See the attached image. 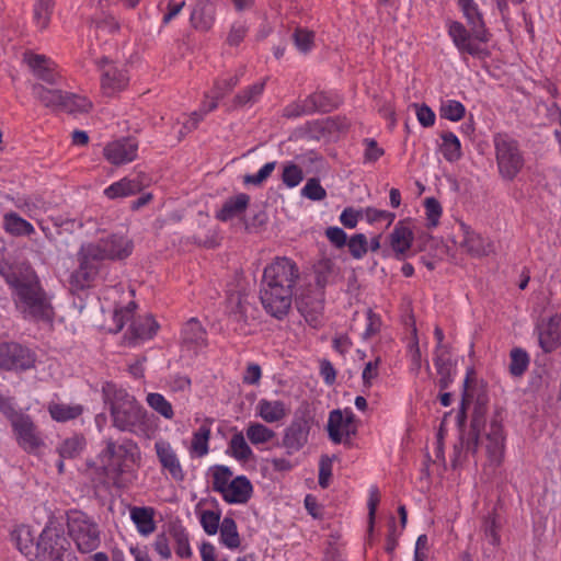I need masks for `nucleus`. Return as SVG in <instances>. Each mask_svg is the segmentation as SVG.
<instances>
[{
	"label": "nucleus",
	"instance_id": "obj_10",
	"mask_svg": "<svg viewBox=\"0 0 561 561\" xmlns=\"http://www.w3.org/2000/svg\"><path fill=\"white\" fill-rule=\"evenodd\" d=\"M133 252V242L125 234H112L95 243L84 244L85 255H93V260H121Z\"/></svg>",
	"mask_w": 561,
	"mask_h": 561
},
{
	"label": "nucleus",
	"instance_id": "obj_26",
	"mask_svg": "<svg viewBox=\"0 0 561 561\" xmlns=\"http://www.w3.org/2000/svg\"><path fill=\"white\" fill-rule=\"evenodd\" d=\"M23 60L36 77L50 84L57 83L59 75L57 72V66L54 61L46 58L44 55H37L33 53H25Z\"/></svg>",
	"mask_w": 561,
	"mask_h": 561
},
{
	"label": "nucleus",
	"instance_id": "obj_38",
	"mask_svg": "<svg viewBox=\"0 0 561 561\" xmlns=\"http://www.w3.org/2000/svg\"><path fill=\"white\" fill-rule=\"evenodd\" d=\"M47 410L54 421L68 422L80 416L83 412V407L81 404L50 402Z\"/></svg>",
	"mask_w": 561,
	"mask_h": 561
},
{
	"label": "nucleus",
	"instance_id": "obj_9",
	"mask_svg": "<svg viewBox=\"0 0 561 561\" xmlns=\"http://www.w3.org/2000/svg\"><path fill=\"white\" fill-rule=\"evenodd\" d=\"M505 434L503 425L497 420H492L478 440L485 451L486 466L497 468L502 465L505 455Z\"/></svg>",
	"mask_w": 561,
	"mask_h": 561
},
{
	"label": "nucleus",
	"instance_id": "obj_27",
	"mask_svg": "<svg viewBox=\"0 0 561 561\" xmlns=\"http://www.w3.org/2000/svg\"><path fill=\"white\" fill-rule=\"evenodd\" d=\"M128 81L129 78L123 68L110 64L102 73L101 89L105 95L112 96L123 91L127 87Z\"/></svg>",
	"mask_w": 561,
	"mask_h": 561
},
{
	"label": "nucleus",
	"instance_id": "obj_12",
	"mask_svg": "<svg viewBox=\"0 0 561 561\" xmlns=\"http://www.w3.org/2000/svg\"><path fill=\"white\" fill-rule=\"evenodd\" d=\"M313 417L306 410H298L284 431L283 446L289 455L299 451L307 443Z\"/></svg>",
	"mask_w": 561,
	"mask_h": 561
},
{
	"label": "nucleus",
	"instance_id": "obj_11",
	"mask_svg": "<svg viewBox=\"0 0 561 561\" xmlns=\"http://www.w3.org/2000/svg\"><path fill=\"white\" fill-rule=\"evenodd\" d=\"M36 354L16 342L0 343V369L25 371L35 367Z\"/></svg>",
	"mask_w": 561,
	"mask_h": 561
},
{
	"label": "nucleus",
	"instance_id": "obj_14",
	"mask_svg": "<svg viewBox=\"0 0 561 561\" xmlns=\"http://www.w3.org/2000/svg\"><path fill=\"white\" fill-rule=\"evenodd\" d=\"M327 431L334 444H347L357 432V422L350 408L332 410L329 413Z\"/></svg>",
	"mask_w": 561,
	"mask_h": 561
},
{
	"label": "nucleus",
	"instance_id": "obj_42",
	"mask_svg": "<svg viewBox=\"0 0 561 561\" xmlns=\"http://www.w3.org/2000/svg\"><path fill=\"white\" fill-rule=\"evenodd\" d=\"M34 95L47 107L60 108L65 94L59 89L45 88L36 84L33 88Z\"/></svg>",
	"mask_w": 561,
	"mask_h": 561
},
{
	"label": "nucleus",
	"instance_id": "obj_6",
	"mask_svg": "<svg viewBox=\"0 0 561 561\" xmlns=\"http://www.w3.org/2000/svg\"><path fill=\"white\" fill-rule=\"evenodd\" d=\"M34 558L37 561H78L62 529L54 522L42 530Z\"/></svg>",
	"mask_w": 561,
	"mask_h": 561
},
{
	"label": "nucleus",
	"instance_id": "obj_17",
	"mask_svg": "<svg viewBox=\"0 0 561 561\" xmlns=\"http://www.w3.org/2000/svg\"><path fill=\"white\" fill-rule=\"evenodd\" d=\"M18 445L27 453H35L44 442L32 417L23 413L11 423Z\"/></svg>",
	"mask_w": 561,
	"mask_h": 561
},
{
	"label": "nucleus",
	"instance_id": "obj_53",
	"mask_svg": "<svg viewBox=\"0 0 561 561\" xmlns=\"http://www.w3.org/2000/svg\"><path fill=\"white\" fill-rule=\"evenodd\" d=\"M302 197L313 202L323 201L327 197V191L316 178L309 179L300 191Z\"/></svg>",
	"mask_w": 561,
	"mask_h": 561
},
{
	"label": "nucleus",
	"instance_id": "obj_59",
	"mask_svg": "<svg viewBox=\"0 0 561 561\" xmlns=\"http://www.w3.org/2000/svg\"><path fill=\"white\" fill-rule=\"evenodd\" d=\"M276 162L265 163L256 173L248 174L244 176L245 184L260 185L262 184L274 171Z\"/></svg>",
	"mask_w": 561,
	"mask_h": 561
},
{
	"label": "nucleus",
	"instance_id": "obj_28",
	"mask_svg": "<svg viewBox=\"0 0 561 561\" xmlns=\"http://www.w3.org/2000/svg\"><path fill=\"white\" fill-rule=\"evenodd\" d=\"M413 240L414 234L410 226L404 221H399L390 233V245L398 260L407 257Z\"/></svg>",
	"mask_w": 561,
	"mask_h": 561
},
{
	"label": "nucleus",
	"instance_id": "obj_57",
	"mask_svg": "<svg viewBox=\"0 0 561 561\" xmlns=\"http://www.w3.org/2000/svg\"><path fill=\"white\" fill-rule=\"evenodd\" d=\"M425 214L428 227H436L443 214L439 202L433 197H428L424 202Z\"/></svg>",
	"mask_w": 561,
	"mask_h": 561
},
{
	"label": "nucleus",
	"instance_id": "obj_16",
	"mask_svg": "<svg viewBox=\"0 0 561 561\" xmlns=\"http://www.w3.org/2000/svg\"><path fill=\"white\" fill-rule=\"evenodd\" d=\"M260 299L267 313L276 319H283L290 310L293 289L278 286L261 285Z\"/></svg>",
	"mask_w": 561,
	"mask_h": 561
},
{
	"label": "nucleus",
	"instance_id": "obj_15",
	"mask_svg": "<svg viewBox=\"0 0 561 561\" xmlns=\"http://www.w3.org/2000/svg\"><path fill=\"white\" fill-rule=\"evenodd\" d=\"M447 34L460 55H470L477 58H483L488 55L484 47L480 45V41L476 36L474 31H469L459 21H447Z\"/></svg>",
	"mask_w": 561,
	"mask_h": 561
},
{
	"label": "nucleus",
	"instance_id": "obj_33",
	"mask_svg": "<svg viewBox=\"0 0 561 561\" xmlns=\"http://www.w3.org/2000/svg\"><path fill=\"white\" fill-rule=\"evenodd\" d=\"M11 540L26 558H34V534L28 525H18L11 531Z\"/></svg>",
	"mask_w": 561,
	"mask_h": 561
},
{
	"label": "nucleus",
	"instance_id": "obj_62",
	"mask_svg": "<svg viewBox=\"0 0 561 561\" xmlns=\"http://www.w3.org/2000/svg\"><path fill=\"white\" fill-rule=\"evenodd\" d=\"M0 411L10 423L24 413L15 409V403L12 398L2 393H0Z\"/></svg>",
	"mask_w": 561,
	"mask_h": 561
},
{
	"label": "nucleus",
	"instance_id": "obj_13",
	"mask_svg": "<svg viewBox=\"0 0 561 561\" xmlns=\"http://www.w3.org/2000/svg\"><path fill=\"white\" fill-rule=\"evenodd\" d=\"M298 277L299 270L295 262L287 257H276L264 268L261 285L294 289Z\"/></svg>",
	"mask_w": 561,
	"mask_h": 561
},
{
	"label": "nucleus",
	"instance_id": "obj_44",
	"mask_svg": "<svg viewBox=\"0 0 561 561\" xmlns=\"http://www.w3.org/2000/svg\"><path fill=\"white\" fill-rule=\"evenodd\" d=\"M91 108L92 102L88 98L70 93L65 94L60 106V110H64L73 115L85 114Z\"/></svg>",
	"mask_w": 561,
	"mask_h": 561
},
{
	"label": "nucleus",
	"instance_id": "obj_35",
	"mask_svg": "<svg viewBox=\"0 0 561 561\" xmlns=\"http://www.w3.org/2000/svg\"><path fill=\"white\" fill-rule=\"evenodd\" d=\"M214 21L215 8L213 3L201 1L194 7L191 13V23L196 30L207 31L211 27Z\"/></svg>",
	"mask_w": 561,
	"mask_h": 561
},
{
	"label": "nucleus",
	"instance_id": "obj_54",
	"mask_svg": "<svg viewBox=\"0 0 561 561\" xmlns=\"http://www.w3.org/2000/svg\"><path fill=\"white\" fill-rule=\"evenodd\" d=\"M346 245L351 255L356 259H363L368 251L367 238L364 233H356L347 239Z\"/></svg>",
	"mask_w": 561,
	"mask_h": 561
},
{
	"label": "nucleus",
	"instance_id": "obj_37",
	"mask_svg": "<svg viewBox=\"0 0 561 561\" xmlns=\"http://www.w3.org/2000/svg\"><path fill=\"white\" fill-rule=\"evenodd\" d=\"M227 454L240 462H247L253 457V451L242 432L238 431L231 436Z\"/></svg>",
	"mask_w": 561,
	"mask_h": 561
},
{
	"label": "nucleus",
	"instance_id": "obj_60",
	"mask_svg": "<svg viewBox=\"0 0 561 561\" xmlns=\"http://www.w3.org/2000/svg\"><path fill=\"white\" fill-rule=\"evenodd\" d=\"M381 329V318L373 310L366 312V328L363 333V339L368 340L379 333Z\"/></svg>",
	"mask_w": 561,
	"mask_h": 561
},
{
	"label": "nucleus",
	"instance_id": "obj_45",
	"mask_svg": "<svg viewBox=\"0 0 561 561\" xmlns=\"http://www.w3.org/2000/svg\"><path fill=\"white\" fill-rule=\"evenodd\" d=\"M147 404L165 420H172L174 410L170 401L159 392H149L146 397Z\"/></svg>",
	"mask_w": 561,
	"mask_h": 561
},
{
	"label": "nucleus",
	"instance_id": "obj_47",
	"mask_svg": "<svg viewBox=\"0 0 561 561\" xmlns=\"http://www.w3.org/2000/svg\"><path fill=\"white\" fill-rule=\"evenodd\" d=\"M53 7V0L36 1L34 5V22L38 28L44 30L48 26Z\"/></svg>",
	"mask_w": 561,
	"mask_h": 561
},
{
	"label": "nucleus",
	"instance_id": "obj_23",
	"mask_svg": "<svg viewBox=\"0 0 561 561\" xmlns=\"http://www.w3.org/2000/svg\"><path fill=\"white\" fill-rule=\"evenodd\" d=\"M336 102L331 99V95L323 91H318L307 96L301 104L295 105V110L288 107L286 115L298 116L302 114H310L314 112H329L336 106Z\"/></svg>",
	"mask_w": 561,
	"mask_h": 561
},
{
	"label": "nucleus",
	"instance_id": "obj_52",
	"mask_svg": "<svg viewBox=\"0 0 561 561\" xmlns=\"http://www.w3.org/2000/svg\"><path fill=\"white\" fill-rule=\"evenodd\" d=\"M529 365V356L522 348H513L511 352L510 371L513 376H522Z\"/></svg>",
	"mask_w": 561,
	"mask_h": 561
},
{
	"label": "nucleus",
	"instance_id": "obj_46",
	"mask_svg": "<svg viewBox=\"0 0 561 561\" xmlns=\"http://www.w3.org/2000/svg\"><path fill=\"white\" fill-rule=\"evenodd\" d=\"M85 446V440L82 436L75 435L65 439L58 447V453L61 458H73L78 456Z\"/></svg>",
	"mask_w": 561,
	"mask_h": 561
},
{
	"label": "nucleus",
	"instance_id": "obj_64",
	"mask_svg": "<svg viewBox=\"0 0 561 561\" xmlns=\"http://www.w3.org/2000/svg\"><path fill=\"white\" fill-rule=\"evenodd\" d=\"M413 106L415 107L416 118L423 127H431L435 124L436 116L430 106L425 104H413Z\"/></svg>",
	"mask_w": 561,
	"mask_h": 561
},
{
	"label": "nucleus",
	"instance_id": "obj_29",
	"mask_svg": "<svg viewBox=\"0 0 561 561\" xmlns=\"http://www.w3.org/2000/svg\"><path fill=\"white\" fill-rule=\"evenodd\" d=\"M181 340L184 347L198 350L206 344V332L196 318H191L183 327Z\"/></svg>",
	"mask_w": 561,
	"mask_h": 561
},
{
	"label": "nucleus",
	"instance_id": "obj_34",
	"mask_svg": "<svg viewBox=\"0 0 561 561\" xmlns=\"http://www.w3.org/2000/svg\"><path fill=\"white\" fill-rule=\"evenodd\" d=\"M3 229L13 237L31 236L35 232L34 226L14 211L3 215Z\"/></svg>",
	"mask_w": 561,
	"mask_h": 561
},
{
	"label": "nucleus",
	"instance_id": "obj_19",
	"mask_svg": "<svg viewBox=\"0 0 561 561\" xmlns=\"http://www.w3.org/2000/svg\"><path fill=\"white\" fill-rule=\"evenodd\" d=\"M154 453L161 469L168 472L174 481L182 482L185 479V471L180 457L170 442L163 438L157 439L154 442Z\"/></svg>",
	"mask_w": 561,
	"mask_h": 561
},
{
	"label": "nucleus",
	"instance_id": "obj_3",
	"mask_svg": "<svg viewBox=\"0 0 561 561\" xmlns=\"http://www.w3.org/2000/svg\"><path fill=\"white\" fill-rule=\"evenodd\" d=\"M140 458L138 445L130 439L121 443L108 439L99 455L105 474L118 488L126 486L136 478L134 467Z\"/></svg>",
	"mask_w": 561,
	"mask_h": 561
},
{
	"label": "nucleus",
	"instance_id": "obj_40",
	"mask_svg": "<svg viewBox=\"0 0 561 561\" xmlns=\"http://www.w3.org/2000/svg\"><path fill=\"white\" fill-rule=\"evenodd\" d=\"M247 438L254 445H264L276 437V433L266 424L260 422H250L245 430Z\"/></svg>",
	"mask_w": 561,
	"mask_h": 561
},
{
	"label": "nucleus",
	"instance_id": "obj_61",
	"mask_svg": "<svg viewBox=\"0 0 561 561\" xmlns=\"http://www.w3.org/2000/svg\"><path fill=\"white\" fill-rule=\"evenodd\" d=\"M325 237L329 242L336 249H342L346 245L347 234L342 228L337 226L327 228Z\"/></svg>",
	"mask_w": 561,
	"mask_h": 561
},
{
	"label": "nucleus",
	"instance_id": "obj_50",
	"mask_svg": "<svg viewBox=\"0 0 561 561\" xmlns=\"http://www.w3.org/2000/svg\"><path fill=\"white\" fill-rule=\"evenodd\" d=\"M199 523L208 536H214L220 528V513L211 510H204L199 514Z\"/></svg>",
	"mask_w": 561,
	"mask_h": 561
},
{
	"label": "nucleus",
	"instance_id": "obj_25",
	"mask_svg": "<svg viewBox=\"0 0 561 561\" xmlns=\"http://www.w3.org/2000/svg\"><path fill=\"white\" fill-rule=\"evenodd\" d=\"M462 234L461 247L474 256H485L494 252V243L480 233L473 231L468 225L460 224Z\"/></svg>",
	"mask_w": 561,
	"mask_h": 561
},
{
	"label": "nucleus",
	"instance_id": "obj_43",
	"mask_svg": "<svg viewBox=\"0 0 561 561\" xmlns=\"http://www.w3.org/2000/svg\"><path fill=\"white\" fill-rule=\"evenodd\" d=\"M440 151L449 162L458 161L461 158V142L456 134L446 131L442 135Z\"/></svg>",
	"mask_w": 561,
	"mask_h": 561
},
{
	"label": "nucleus",
	"instance_id": "obj_18",
	"mask_svg": "<svg viewBox=\"0 0 561 561\" xmlns=\"http://www.w3.org/2000/svg\"><path fill=\"white\" fill-rule=\"evenodd\" d=\"M290 414V404L280 399L261 398L254 407V415L265 424H283Z\"/></svg>",
	"mask_w": 561,
	"mask_h": 561
},
{
	"label": "nucleus",
	"instance_id": "obj_22",
	"mask_svg": "<svg viewBox=\"0 0 561 561\" xmlns=\"http://www.w3.org/2000/svg\"><path fill=\"white\" fill-rule=\"evenodd\" d=\"M539 345L545 352H552L561 345V314L542 320L537 325Z\"/></svg>",
	"mask_w": 561,
	"mask_h": 561
},
{
	"label": "nucleus",
	"instance_id": "obj_4",
	"mask_svg": "<svg viewBox=\"0 0 561 561\" xmlns=\"http://www.w3.org/2000/svg\"><path fill=\"white\" fill-rule=\"evenodd\" d=\"M211 488L220 494L221 499L233 505L249 502L253 494V485L245 476L233 477L231 469L224 465H216L209 469Z\"/></svg>",
	"mask_w": 561,
	"mask_h": 561
},
{
	"label": "nucleus",
	"instance_id": "obj_24",
	"mask_svg": "<svg viewBox=\"0 0 561 561\" xmlns=\"http://www.w3.org/2000/svg\"><path fill=\"white\" fill-rule=\"evenodd\" d=\"M456 3L466 19L468 25L476 32V36L482 43L489 41V32L485 28L483 14L474 0H456Z\"/></svg>",
	"mask_w": 561,
	"mask_h": 561
},
{
	"label": "nucleus",
	"instance_id": "obj_56",
	"mask_svg": "<svg viewBox=\"0 0 561 561\" xmlns=\"http://www.w3.org/2000/svg\"><path fill=\"white\" fill-rule=\"evenodd\" d=\"M364 145V154L363 162L365 164L375 163L378 161L385 153V150L378 146L377 141L373 138H365L363 140Z\"/></svg>",
	"mask_w": 561,
	"mask_h": 561
},
{
	"label": "nucleus",
	"instance_id": "obj_55",
	"mask_svg": "<svg viewBox=\"0 0 561 561\" xmlns=\"http://www.w3.org/2000/svg\"><path fill=\"white\" fill-rule=\"evenodd\" d=\"M264 91V82H256L250 85L236 96L238 105L245 106L255 103Z\"/></svg>",
	"mask_w": 561,
	"mask_h": 561
},
{
	"label": "nucleus",
	"instance_id": "obj_49",
	"mask_svg": "<svg viewBox=\"0 0 561 561\" xmlns=\"http://www.w3.org/2000/svg\"><path fill=\"white\" fill-rule=\"evenodd\" d=\"M440 116L450 122H459L466 114L465 105L457 100H447L440 105Z\"/></svg>",
	"mask_w": 561,
	"mask_h": 561
},
{
	"label": "nucleus",
	"instance_id": "obj_41",
	"mask_svg": "<svg viewBox=\"0 0 561 561\" xmlns=\"http://www.w3.org/2000/svg\"><path fill=\"white\" fill-rule=\"evenodd\" d=\"M219 540L227 549L236 550L240 547L241 540L236 522L230 517H225L219 528Z\"/></svg>",
	"mask_w": 561,
	"mask_h": 561
},
{
	"label": "nucleus",
	"instance_id": "obj_2",
	"mask_svg": "<svg viewBox=\"0 0 561 561\" xmlns=\"http://www.w3.org/2000/svg\"><path fill=\"white\" fill-rule=\"evenodd\" d=\"M102 392L114 427L136 435L145 432L147 412L134 396L114 383L104 385Z\"/></svg>",
	"mask_w": 561,
	"mask_h": 561
},
{
	"label": "nucleus",
	"instance_id": "obj_31",
	"mask_svg": "<svg viewBox=\"0 0 561 561\" xmlns=\"http://www.w3.org/2000/svg\"><path fill=\"white\" fill-rule=\"evenodd\" d=\"M129 516L139 535L148 537L156 530L154 510L149 506H134Z\"/></svg>",
	"mask_w": 561,
	"mask_h": 561
},
{
	"label": "nucleus",
	"instance_id": "obj_8",
	"mask_svg": "<svg viewBox=\"0 0 561 561\" xmlns=\"http://www.w3.org/2000/svg\"><path fill=\"white\" fill-rule=\"evenodd\" d=\"M494 146L500 174L504 179L513 180L524 165L517 142L506 135H496Z\"/></svg>",
	"mask_w": 561,
	"mask_h": 561
},
{
	"label": "nucleus",
	"instance_id": "obj_5",
	"mask_svg": "<svg viewBox=\"0 0 561 561\" xmlns=\"http://www.w3.org/2000/svg\"><path fill=\"white\" fill-rule=\"evenodd\" d=\"M135 302L129 301L126 307H116L113 311V321L116 327V332L121 331L125 324L130 321L126 332V337L130 344L150 340L159 330V324L152 314L146 313L135 318Z\"/></svg>",
	"mask_w": 561,
	"mask_h": 561
},
{
	"label": "nucleus",
	"instance_id": "obj_7",
	"mask_svg": "<svg viewBox=\"0 0 561 561\" xmlns=\"http://www.w3.org/2000/svg\"><path fill=\"white\" fill-rule=\"evenodd\" d=\"M67 525L69 535L80 552L88 553L100 546V529L85 513L70 511L67 515Z\"/></svg>",
	"mask_w": 561,
	"mask_h": 561
},
{
	"label": "nucleus",
	"instance_id": "obj_36",
	"mask_svg": "<svg viewBox=\"0 0 561 561\" xmlns=\"http://www.w3.org/2000/svg\"><path fill=\"white\" fill-rule=\"evenodd\" d=\"M141 190V183L136 179L123 178L104 190L110 199L123 198L136 194Z\"/></svg>",
	"mask_w": 561,
	"mask_h": 561
},
{
	"label": "nucleus",
	"instance_id": "obj_48",
	"mask_svg": "<svg viewBox=\"0 0 561 561\" xmlns=\"http://www.w3.org/2000/svg\"><path fill=\"white\" fill-rule=\"evenodd\" d=\"M304 180L302 169L294 162H286L283 165L282 181L288 188L298 186Z\"/></svg>",
	"mask_w": 561,
	"mask_h": 561
},
{
	"label": "nucleus",
	"instance_id": "obj_30",
	"mask_svg": "<svg viewBox=\"0 0 561 561\" xmlns=\"http://www.w3.org/2000/svg\"><path fill=\"white\" fill-rule=\"evenodd\" d=\"M211 436V421L207 420L193 432L187 451L192 458H203L209 453V440Z\"/></svg>",
	"mask_w": 561,
	"mask_h": 561
},
{
	"label": "nucleus",
	"instance_id": "obj_51",
	"mask_svg": "<svg viewBox=\"0 0 561 561\" xmlns=\"http://www.w3.org/2000/svg\"><path fill=\"white\" fill-rule=\"evenodd\" d=\"M15 206L32 219H37V216L46 211V208L44 207L42 201L36 197H26L23 199H19L15 203Z\"/></svg>",
	"mask_w": 561,
	"mask_h": 561
},
{
	"label": "nucleus",
	"instance_id": "obj_21",
	"mask_svg": "<svg viewBox=\"0 0 561 561\" xmlns=\"http://www.w3.org/2000/svg\"><path fill=\"white\" fill-rule=\"evenodd\" d=\"M79 267L71 273L69 283L73 290H80L91 285L99 270V260H93V255H85L84 244L79 252Z\"/></svg>",
	"mask_w": 561,
	"mask_h": 561
},
{
	"label": "nucleus",
	"instance_id": "obj_1",
	"mask_svg": "<svg viewBox=\"0 0 561 561\" xmlns=\"http://www.w3.org/2000/svg\"><path fill=\"white\" fill-rule=\"evenodd\" d=\"M3 276L12 289L15 307L24 319L44 322L53 320L54 308L50 298L42 288L39 279L32 268L25 267L3 273Z\"/></svg>",
	"mask_w": 561,
	"mask_h": 561
},
{
	"label": "nucleus",
	"instance_id": "obj_20",
	"mask_svg": "<svg viewBox=\"0 0 561 561\" xmlns=\"http://www.w3.org/2000/svg\"><path fill=\"white\" fill-rule=\"evenodd\" d=\"M106 160L115 165L134 161L138 153V142L134 138H122L108 142L103 149Z\"/></svg>",
	"mask_w": 561,
	"mask_h": 561
},
{
	"label": "nucleus",
	"instance_id": "obj_58",
	"mask_svg": "<svg viewBox=\"0 0 561 561\" xmlns=\"http://www.w3.org/2000/svg\"><path fill=\"white\" fill-rule=\"evenodd\" d=\"M239 82V77L237 75L229 76L219 79L215 83L214 96H211L208 101L214 100L217 102L218 99L222 98L226 93L231 91Z\"/></svg>",
	"mask_w": 561,
	"mask_h": 561
},
{
	"label": "nucleus",
	"instance_id": "obj_32",
	"mask_svg": "<svg viewBox=\"0 0 561 561\" xmlns=\"http://www.w3.org/2000/svg\"><path fill=\"white\" fill-rule=\"evenodd\" d=\"M249 201L250 197L244 193H240L228 198L224 203L222 207L216 213V218L221 221H228L241 216L245 211Z\"/></svg>",
	"mask_w": 561,
	"mask_h": 561
},
{
	"label": "nucleus",
	"instance_id": "obj_63",
	"mask_svg": "<svg viewBox=\"0 0 561 561\" xmlns=\"http://www.w3.org/2000/svg\"><path fill=\"white\" fill-rule=\"evenodd\" d=\"M295 44L300 51H308L313 44L314 34L308 30L299 28L294 35Z\"/></svg>",
	"mask_w": 561,
	"mask_h": 561
},
{
	"label": "nucleus",
	"instance_id": "obj_39",
	"mask_svg": "<svg viewBox=\"0 0 561 561\" xmlns=\"http://www.w3.org/2000/svg\"><path fill=\"white\" fill-rule=\"evenodd\" d=\"M217 107V103L214 100L205 101L199 111L193 112L190 116H182V127L178 131V137L181 139L186 134L195 129L198 123L203 119L204 115Z\"/></svg>",
	"mask_w": 561,
	"mask_h": 561
}]
</instances>
